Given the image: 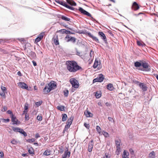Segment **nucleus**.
I'll use <instances>...</instances> for the list:
<instances>
[{
  "label": "nucleus",
  "instance_id": "nucleus-25",
  "mask_svg": "<svg viewBox=\"0 0 158 158\" xmlns=\"http://www.w3.org/2000/svg\"><path fill=\"white\" fill-rule=\"evenodd\" d=\"M57 109L60 111H63L64 110V106H57Z\"/></svg>",
  "mask_w": 158,
  "mask_h": 158
},
{
  "label": "nucleus",
  "instance_id": "nucleus-43",
  "mask_svg": "<svg viewBox=\"0 0 158 158\" xmlns=\"http://www.w3.org/2000/svg\"><path fill=\"white\" fill-rule=\"evenodd\" d=\"M103 158H110V156H108V154L106 153L105 155L103 157Z\"/></svg>",
  "mask_w": 158,
  "mask_h": 158
},
{
  "label": "nucleus",
  "instance_id": "nucleus-22",
  "mask_svg": "<svg viewBox=\"0 0 158 158\" xmlns=\"http://www.w3.org/2000/svg\"><path fill=\"white\" fill-rule=\"evenodd\" d=\"M54 42L55 44L57 45L59 44V42L58 40L57 35H56V38H53Z\"/></svg>",
  "mask_w": 158,
  "mask_h": 158
},
{
  "label": "nucleus",
  "instance_id": "nucleus-44",
  "mask_svg": "<svg viewBox=\"0 0 158 158\" xmlns=\"http://www.w3.org/2000/svg\"><path fill=\"white\" fill-rule=\"evenodd\" d=\"M1 89L3 91V92H5V91H6V87H4L3 86H1Z\"/></svg>",
  "mask_w": 158,
  "mask_h": 158
},
{
  "label": "nucleus",
  "instance_id": "nucleus-29",
  "mask_svg": "<svg viewBox=\"0 0 158 158\" xmlns=\"http://www.w3.org/2000/svg\"><path fill=\"white\" fill-rule=\"evenodd\" d=\"M19 132L22 134H23L25 137H26L27 135V134L23 130H23H20Z\"/></svg>",
  "mask_w": 158,
  "mask_h": 158
},
{
  "label": "nucleus",
  "instance_id": "nucleus-38",
  "mask_svg": "<svg viewBox=\"0 0 158 158\" xmlns=\"http://www.w3.org/2000/svg\"><path fill=\"white\" fill-rule=\"evenodd\" d=\"M60 4L65 6V7L67 5V4L65 2H64L63 1H60Z\"/></svg>",
  "mask_w": 158,
  "mask_h": 158
},
{
  "label": "nucleus",
  "instance_id": "nucleus-17",
  "mask_svg": "<svg viewBox=\"0 0 158 158\" xmlns=\"http://www.w3.org/2000/svg\"><path fill=\"white\" fill-rule=\"evenodd\" d=\"M116 153L117 155H119L120 152V148L119 146V143L118 142H118L116 143Z\"/></svg>",
  "mask_w": 158,
  "mask_h": 158
},
{
  "label": "nucleus",
  "instance_id": "nucleus-63",
  "mask_svg": "<svg viewBox=\"0 0 158 158\" xmlns=\"http://www.w3.org/2000/svg\"><path fill=\"white\" fill-rule=\"evenodd\" d=\"M17 74L19 76H22L21 73L20 71H19L18 72Z\"/></svg>",
  "mask_w": 158,
  "mask_h": 158
},
{
  "label": "nucleus",
  "instance_id": "nucleus-27",
  "mask_svg": "<svg viewBox=\"0 0 158 158\" xmlns=\"http://www.w3.org/2000/svg\"><path fill=\"white\" fill-rule=\"evenodd\" d=\"M96 97L97 98H100L101 96V93L100 92H98L96 93L95 94Z\"/></svg>",
  "mask_w": 158,
  "mask_h": 158
},
{
  "label": "nucleus",
  "instance_id": "nucleus-48",
  "mask_svg": "<svg viewBox=\"0 0 158 158\" xmlns=\"http://www.w3.org/2000/svg\"><path fill=\"white\" fill-rule=\"evenodd\" d=\"M29 115L27 114H25V120H28L29 119Z\"/></svg>",
  "mask_w": 158,
  "mask_h": 158
},
{
  "label": "nucleus",
  "instance_id": "nucleus-40",
  "mask_svg": "<svg viewBox=\"0 0 158 158\" xmlns=\"http://www.w3.org/2000/svg\"><path fill=\"white\" fill-rule=\"evenodd\" d=\"M66 7L72 10H74V8L72 7H71V6H69L67 4L65 6Z\"/></svg>",
  "mask_w": 158,
  "mask_h": 158
},
{
  "label": "nucleus",
  "instance_id": "nucleus-18",
  "mask_svg": "<svg viewBox=\"0 0 158 158\" xmlns=\"http://www.w3.org/2000/svg\"><path fill=\"white\" fill-rule=\"evenodd\" d=\"M67 3L70 5L72 6H75L76 5V3L72 0H66Z\"/></svg>",
  "mask_w": 158,
  "mask_h": 158
},
{
  "label": "nucleus",
  "instance_id": "nucleus-39",
  "mask_svg": "<svg viewBox=\"0 0 158 158\" xmlns=\"http://www.w3.org/2000/svg\"><path fill=\"white\" fill-rule=\"evenodd\" d=\"M59 31L62 34H64V33L66 34V30L64 29H61V30H60Z\"/></svg>",
  "mask_w": 158,
  "mask_h": 158
},
{
  "label": "nucleus",
  "instance_id": "nucleus-1",
  "mask_svg": "<svg viewBox=\"0 0 158 158\" xmlns=\"http://www.w3.org/2000/svg\"><path fill=\"white\" fill-rule=\"evenodd\" d=\"M67 69L71 72H75L81 69L74 61H68L66 62Z\"/></svg>",
  "mask_w": 158,
  "mask_h": 158
},
{
  "label": "nucleus",
  "instance_id": "nucleus-5",
  "mask_svg": "<svg viewBox=\"0 0 158 158\" xmlns=\"http://www.w3.org/2000/svg\"><path fill=\"white\" fill-rule=\"evenodd\" d=\"M137 84L139 85L140 88L143 91H146L147 90L148 87L146 86V84L139 81L137 82Z\"/></svg>",
  "mask_w": 158,
  "mask_h": 158
},
{
  "label": "nucleus",
  "instance_id": "nucleus-3",
  "mask_svg": "<svg viewBox=\"0 0 158 158\" xmlns=\"http://www.w3.org/2000/svg\"><path fill=\"white\" fill-rule=\"evenodd\" d=\"M142 66L143 67V68H139L138 69V70L147 72L151 71V67L148 63L142 61Z\"/></svg>",
  "mask_w": 158,
  "mask_h": 158
},
{
  "label": "nucleus",
  "instance_id": "nucleus-49",
  "mask_svg": "<svg viewBox=\"0 0 158 158\" xmlns=\"http://www.w3.org/2000/svg\"><path fill=\"white\" fill-rule=\"evenodd\" d=\"M37 119L39 121H41L42 119V117L38 115L37 117Z\"/></svg>",
  "mask_w": 158,
  "mask_h": 158
},
{
  "label": "nucleus",
  "instance_id": "nucleus-28",
  "mask_svg": "<svg viewBox=\"0 0 158 158\" xmlns=\"http://www.w3.org/2000/svg\"><path fill=\"white\" fill-rule=\"evenodd\" d=\"M76 39L75 37L71 36V37L70 38V40H68V42L69 41H72L73 43H74L76 42Z\"/></svg>",
  "mask_w": 158,
  "mask_h": 158
},
{
  "label": "nucleus",
  "instance_id": "nucleus-12",
  "mask_svg": "<svg viewBox=\"0 0 158 158\" xmlns=\"http://www.w3.org/2000/svg\"><path fill=\"white\" fill-rule=\"evenodd\" d=\"M86 33L88 35V36H89L90 37L92 38L94 41H95L98 43H100L97 37L93 36L90 32H87Z\"/></svg>",
  "mask_w": 158,
  "mask_h": 158
},
{
  "label": "nucleus",
  "instance_id": "nucleus-51",
  "mask_svg": "<svg viewBox=\"0 0 158 158\" xmlns=\"http://www.w3.org/2000/svg\"><path fill=\"white\" fill-rule=\"evenodd\" d=\"M84 125L87 128H89V124H87L86 123H84Z\"/></svg>",
  "mask_w": 158,
  "mask_h": 158
},
{
  "label": "nucleus",
  "instance_id": "nucleus-16",
  "mask_svg": "<svg viewBox=\"0 0 158 158\" xmlns=\"http://www.w3.org/2000/svg\"><path fill=\"white\" fill-rule=\"evenodd\" d=\"M73 119V117H70L69 119H68L66 124H67L65 125V128L68 127H69L70 125L72 123V121Z\"/></svg>",
  "mask_w": 158,
  "mask_h": 158
},
{
  "label": "nucleus",
  "instance_id": "nucleus-53",
  "mask_svg": "<svg viewBox=\"0 0 158 158\" xmlns=\"http://www.w3.org/2000/svg\"><path fill=\"white\" fill-rule=\"evenodd\" d=\"M28 109V104L27 103H26L24 105V110H27Z\"/></svg>",
  "mask_w": 158,
  "mask_h": 158
},
{
  "label": "nucleus",
  "instance_id": "nucleus-4",
  "mask_svg": "<svg viewBox=\"0 0 158 158\" xmlns=\"http://www.w3.org/2000/svg\"><path fill=\"white\" fill-rule=\"evenodd\" d=\"M70 82L72 85L73 87L77 88L79 86V85L77 84V81L74 78H71L70 80Z\"/></svg>",
  "mask_w": 158,
  "mask_h": 158
},
{
  "label": "nucleus",
  "instance_id": "nucleus-7",
  "mask_svg": "<svg viewBox=\"0 0 158 158\" xmlns=\"http://www.w3.org/2000/svg\"><path fill=\"white\" fill-rule=\"evenodd\" d=\"M79 10L80 11L81 13L85 15H86L89 16L91 17L93 19H94L92 17L91 15L88 12L85 10L84 9H83L81 7H79Z\"/></svg>",
  "mask_w": 158,
  "mask_h": 158
},
{
  "label": "nucleus",
  "instance_id": "nucleus-34",
  "mask_svg": "<svg viewBox=\"0 0 158 158\" xmlns=\"http://www.w3.org/2000/svg\"><path fill=\"white\" fill-rule=\"evenodd\" d=\"M43 154L46 156H48L50 155V152L48 150H46L45 151Z\"/></svg>",
  "mask_w": 158,
  "mask_h": 158
},
{
  "label": "nucleus",
  "instance_id": "nucleus-61",
  "mask_svg": "<svg viewBox=\"0 0 158 158\" xmlns=\"http://www.w3.org/2000/svg\"><path fill=\"white\" fill-rule=\"evenodd\" d=\"M3 110H2L3 111H6L7 110V107L6 106H4L3 108Z\"/></svg>",
  "mask_w": 158,
  "mask_h": 158
},
{
  "label": "nucleus",
  "instance_id": "nucleus-10",
  "mask_svg": "<svg viewBox=\"0 0 158 158\" xmlns=\"http://www.w3.org/2000/svg\"><path fill=\"white\" fill-rule=\"evenodd\" d=\"M44 35V32H42L36 38L35 40V42L38 43L40 41L43 39Z\"/></svg>",
  "mask_w": 158,
  "mask_h": 158
},
{
  "label": "nucleus",
  "instance_id": "nucleus-47",
  "mask_svg": "<svg viewBox=\"0 0 158 158\" xmlns=\"http://www.w3.org/2000/svg\"><path fill=\"white\" fill-rule=\"evenodd\" d=\"M69 91L68 90H66L65 91H64V95L65 97H67L68 95Z\"/></svg>",
  "mask_w": 158,
  "mask_h": 158
},
{
  "label": "nucleus",
  "instance_id": "nucleus-19",
  "mask_svg": "<svg viewBox=\"0 0 158 158\" xmlns=\"http://www.w3.org/2000/svg\"><path fill=\"white\" fill-rule=\"evenodd\" d=\"M61 19L66 21L70 22V19L64 15H61L60 17Z\"/></svg>",
  "mask_w": 158,
  "mask_h": 158
},
{
  "label": "nucleus",
  "instance_id": "nucleus-46",
  "mask_svg": "<svg viewBox=\"0 0 158 158\" xmlns=\"http://www.w3.org/2000/svg\"><path fill=\"white\" fill-rule=\"evenodd\" d=\"M0 158H4V153L2 151L0 152Z\"/></svg>",
  "mask_w": 158,
  "mask_h": 158
},
{
  "label": "nucleus",
  "instance_id": "nucleus-24",
  "mask_svg": "<svg viewBox=\"0 0 158 158\" xmlns=\"http://www.w3.org/2000/svg\"><path fill=\"white\" fill-rule=\"evenodd\" d=\"M98 60H96L93 66V68L94 69L96 68L98 65Z\"/></svg>",
  "mask_w": 158,
  "mask_h": 158
},
{
  "label": "nucleus",
  "instance_id": "nucleus-58",
  "mask_svg": "<svg viewBox=\"0 0 158 158\" xmlns=\"http://www.w3.org/2000/svg\"><path fill=\"white\" fill-rule=\"evenodd\" d=\"M7 112L8 114H10L11 116H12V114H13L12 111H10V110H8Z\"/></svg>",
  "mask_w": 158,
  "mask_h": 158
},
{
  "label": "nucleus",
  "instance_id": "nucleus-23",
  "mask_svg": "<svg viewBox=\"0 0 158 158\" xmlns=\"http://www.w3.org/2000/svg\"><path fill=\"white\" fill-rule=\"evenodd\" d=\"M142 62L140 63V62L136 61L134 65L136 67H139L142 66Z\"/></svg>",
  "mask_w": 158,
  "mask_h": 158
},
{
  "label": "nucleus",
  "instance_id": "nucleus-32",
  "mask_svg": "<svg viewBox=\"0 0 158 158\" xmlns=\"http://www.w3.org/2000/svg\"><path fill=\"white\" fill-rule=\"evenodd\" d=\"M33 149L32 148H31V149H29L28 150V152L30 154L34 155L35 153L33 151Z\"/></svg>",
  "mask_w": 158,
  "mask_h": 158
},
{
  "label": "nucleus",
  "instance_id": "nucleus-62",
  "mask_svg": "<svg viewBox=\"0 0 158 158\" xmlns=\"http://www.w3.org/2000/svg\"><path fill=\"white\" fill-rule=\"evenodd\" d=\"M137 45L139 46H140L142 44L139 41H137Z\"/></svg>",
  "mask_w": 158,
  "mask_h": 158
},
{
  "label": "nucleus",
  "instance_id": "nucleus-13",
  "mask_svg": "<svg viewBox=\"0 0 158 158\" xmlns=\"http://www.w3.org/2000/svg\"><path fill=\"white\" fill-rule=\"evenodd\" d=\"M18 85L20 87L28 90V87L27 85L25 83L20 82L18 84Z\"/></svg>",
  "mask_w": 158,
  "mask_h": 158
},
{
  "label": "nucleus",
  "instance_id": "nucleus-31",
  "mask_svg": "<svg viewBox=\"0 0 158 158\" xmlns=\"http://www.w3.org/2000/svg\"><path fill=\"white\" fill-rule=\"evenodd\" d=\"M71 37V36L70 35H67L64 38V40L68 42V40H70V38Z\"/></svg>",
  "mask_w": 158,
  "mask_h": 158
},
{
  "label": "nucleus",
  "instance_id": "nucleus-33",
  "mask_svg": "<svg viewBox=\"0 0 158 158\" xmlns=\"http://www.w3.org/2000/svg\"><path fill=\"white\" fill-rule=\"evenodd\" d=\"M85 115L87 117H91L90 115H92V114L89 112V111H87L86 113H85Z\"/></svg>",
  "mask_w": 158,
  "mask_h": 158
},
{
  "label": "nucleus",
  "instance_id": "nucleus-20",
  "mask_svg": "<svg viewBox=\"0 0 158 158\" xmlns=\"http://www.w3.org/2000/svg\"><path fill=\"white\" fill-rule=\"evenodd\" d=\"M148 157L149 158H155V153L154 151H152L149 153Z\"/></svg>",
  "mask_w": 158,
  "mask_h": 158
},
{
  "label": "nucleus",
  "instance_id": "nucleus-52",
  "mask_svg": "<svg viewBox=\"0 0 158 158\" xmlns=\"http://www.w3.org/2000/svg\"><path fill=\"white\" fill-rule=\"evenodd\" d=\"M8 131L11 134H13L12 129H9L8 130Z\"/></svg>",
  "mask_w": 158,
  "mask_h": 158
},
{
  "label": "nucleus",
  "instance_id": "nucleus-50",
  "mask_svg": "<svg viewBox=\"0 0 158 158\" xmlns=\"http://www.w3.org/2000/svg\"><path fill=\"white\" fill-rule=\"evenodd\" d=\"M64 152H66V154L67 156H68V157H69L70 154V152H68V150L66 151H65Z\"/></svg>",
  "mask_w": 158,
  "mask_h": 158
},
{
  "label": "nucleus",
  "instance_id": "nucleus-60",
  "mask_svg": "<svg viewBox=\"0 0 158 158\" xmlns=\"http://www.w3.org/2000/svg\"><path fill=\"white\" fill-rule=\"evenodd\" d=\"M67 156L66 154V152H64V155L62 156V158H66Z\"/></svg>",
  "mask_w": 158,
  "mask_h": 158
},
{
  "label": "nucleus",
  "instance_id": "nucleus-55",
  "mask_svg": "<svg viewBox=\"0 0 158 158\" xmlns=\"http://www.w3.org/2000/svg\"><path fill=\"white\" fill-rule=\"evenodd\" d=\"M108 120H109L110 121V122H114V120H113V118H112L109 117L108 118Z\"/></svg>",
  "mask_w": 158,
  "mask_h": 158
},
{
  "label": "nucleus",
  "instance_id": "nucleus-14",
  "mask_svg": "<svg viewBox=\"0 0 158 158\" xmlns=\"http://www.w3.org/2000/svg\"><path fill=\"white\" fill-rule=\"evenodd\" d=\"M93 142V140H92L88 143V150L89 152H91L92 150L94 145Z\"/></svg>",
  "mask_w": 158,
  "mask_h": 158
},
{
  "label": "nucleus",
  "instance_id": "nucleus-56",
  "mask_svg": "<svg viewBox=\"0 0 158 158\" xmlns=\"http://www.w3.org/2000/svg\"><path fill=\"white\" fill-rule=\"evenodd\" d=\"M40 137V135L38 133H37L35 135V137L37 139Z\"/></svg>",
  "mask_w": 158,
  "mask_h": 158
},
{
  "label": "nucleus",
  "instance_id": "nucleus-54",
  "mask_svg": "<svg viewBox=\"0 0 158 158\" xmlns=\"http://www.w3.org/2000/svg\"><path fill=\"white\" fill-rule=\"evenodd\" d=\"M129 151L130 152L131 154V155H133L134 154V152L132 149L130 148L129 149Z\"/></svg>",
  "mask_w": 158,
  "mask_h": 158
},
{
  "label": "nucleus",
  "instance_id": "nucleus-41",
  "mask_svg": "<svg viewBox=\"0 0 158 158\" xmlns=\"http://www.w3.org/2000/svg\"><path fill=\"white\" fill-rule=\"evenodd\" d=\"M66 7L72 10H74V8L72 7H71V6H69L67 4L65 6Z\"/></svg>",
  "mask_w": 158,
  "mask_h": 158
},
{
  "label": "nucleus",
  "instance_id": "nucleus-45",
  "mask_svg": "<svg viewBox=\"0 0 158 158\" xmlns=\"http://www.w3.org/2000/svg\"><path fill=\"white\" fill-rule=\"evenodd\" d=\"M0 94L1 96L4 98H5V92H0Z\"/></svg>",
  "mask_w": 158,
  "mask_h": 158
},
{
  "label": "nucleus",
  "instance_id": "nucleus-30",
  "mask_svg": "<svg viewBox=\"0 0 158 158\" xmlns=\"http://www.w3.org/2000/svg\"><path fill=\"white\" fill-rule=\"evenodd\" d=\"M35 139H34V138L29 139H28L27 140V142L29 143H31L33 142H34L35 141Z\"/></svg>",
  "mask_w": 158,
  "mask_h": 158
},
{
  "label": "nucleus",
  "instance_id": "nucleus-8",
  "mask_svg": "<svg viewBox=\"0 0 158 158\" xmlns=\"http://www.w3.org/2000/svg\"><path fill=\"white\" fill-rule=\"evenodd\" d=\"M100 135H103L105 137H106L109 136L108 133L102 130V129H96Z\"/></svg>",
  "mask_w": 158,
  "mask_h": 158
},
{
  "label": "nucleus",
  "instance_id": "nucleus-11",
  "mask_svg": "<svg viewBox=\"0 0 158 158\" xmlns=\"http://www.w3.org/2000/svg\"><path fill=\"white\" fill-rule=\"evenodd\" d=\"M131 8L134 10H137L139 9V7L138 4L136 2H135L132 4Z\"/></svg>",
  "mask_w": 158,
  "mask_h": 158
},
{
  "label": "nucleus",
  "instance_id": "nucleus-36",
  "mask_svg": "<svg viewBox=\"0 0 158 158\" xmlns=\"http://www.w3.org/2000/svg\"><path fill=\"white\" fill-rule=\"evenodd\" d=\"M129 153L128 152H127L126 151L124 150L123 151V155H124L122 156H128Z\"/></svg>",
  "mask_w": 158,
  "mask_h": 158
},
{
  "label": "nucleus",
  "instance_id": "nucleus-37",
  "mask_svg": "<svg viewBox=\"0 0 158 158\" xmlns=\"http://www.w3.org/2000/svg\"><path fill=\"white\" fill-rule=\"evenodd\" d=\"M42 101H41L38 102H36L35 103V104L37 106H39L42 104Z\"/></svg>",
  "mask_w": 158,
  "mask_h": 158
},
{
  "label": "nucleus",
  "instance_id": "nucleus-57",
  "mask_svg": "<svg viewBox=\"0 0 158 158\" xmlns=\"http://www.w3.org/2000/svg\"><path fill=\"white\" fill-rule=\"evenodd\" d=\"M66 34H71L73 33H72V32H71L70 31L66 30Z\"/></svg>",
  "mask_w": 158,
  "mask_h": 158
},
{
  "label": "nucleus",
  "instance_id": "nucleus-64",
  "mask_svg": "<svg viewBox=\"0 0 158 158\" xmlns=\"http://www.w3.org/2000/svg\"><path fill=\"white\" fill-rule=\"evenodd\" d=\"M32 63H33V64L34 65V66H36V65L37 64H36V63L34 61H33Z\"/></svg>",
  "mask_w": 158,
  "mask_h": 158
},
{
  "label": "nucleus",
  "instance_id": "nucleus-35",
  "mask_svg": "<svg viewBox=\"0 0 158 158\" xmlns=\"http://www.w3.org/2000/svg\"><path fill=\"white\" fill-rule=\"evenodd\" d=\"M19 141H18L16 140H15V139H13L12 140L11 142V143L13 144H17L18 143H19Z\"/></svg>",
  "mask_w": 158,
  "mask_h": 158
},
{
  "label": "nucleus",
  "instance_id": "nucleus-59",
  "mask_svg": "<svg viewBox=\"0 0 158 158\" xmlns=\"http://www.w3.org/2000/svg\"><path fill=\"white\" fill-rule=\"evenodd\" d=\"M67 156L66 154V152H64V155L62 156V158H66Z\"/></svg>",
  "mask_w": 158,
  "mask_h": 158
},
{
  "label": "nucleus",
  "instance_id": "nucleus-21",
  "mask_svg": "<svg viewBox=\"0 0 158 158\" xmlns=\"http://www.w3.org/2000/svg\"><path fill=\"white\" fill-rule=\"evenodd\" d=\"M107 88L110 91H112L113 89V87L112 84L110 83L107 85Z\"/></svg>",
  "mask_w": 158,
  "mask_h": 158
},
{
  "label": "nucleus",
  "instance_id": "nucleus-26",
  "mask_svg": "<svg viewBox=\"0 0 158 158\" xmlns=\"http://www.w3.org/2000/svg\"><path fill=\"white\" fill-rule=\"evenodd\" d=\"M62 120L63 121H65L67 118V115L65 114H62Z\"/></svg>",
  "mask_w": 158,
  "mask_h": 158
},
{
  "label": "nucleus",
  "instance_id": "nucleus-42",
  "mask_svg": "<svg viewBox=\"0 0 158 158\" xmlns=\"http://www.w3.org/2000/svg\"><path fill=\"white\" fill-rule=\"evenodd\" d=\"M13 131V133L14 132H19L20 130H23V129H12Z\"/></svg>",
  "mask_w": 158,
  "mask_h": 158
},
{
  "label": "nucleus",
  "instance_id": "nucleus-15",
  "mask_svg": "<svg viewBox=\"0 0 158 158\" xmlns=\"http://www.w3.org/2000/svg\"><path fill=\"white\" fill-rule=\"evenodd\" d=\"M11 121L14 124H17L18 123V120L16 119L15 117L13 114H12L11 116Z\"/></svg>",
  "mask_w": 158,
  "mask_h": 158
},
{
  "label": "nucleus",
  "instance_id": "nucleus-6",
  "mask_svg": "<svg viewBox=\"0 0 158 158\" xmlns=\"http://www.w3.org/2000/svg\"><path fill=\"white\" fill-rule=\"evenodd\" d=\"M104 77L102 74H100L97 78L94 79L93 80V83H94L97 82H102L103 80Z\"/></svg>",
  "mask_w": 158,
  "mask_h": 158
},
{
  "label": "nucleus",
  "instance_id": "nucleus-9",
  "mask_svg": "<svg viewBox=\"0 0 158 158\" xmlns=\"http://www.w3.org/2000/svg\"><path fill=\"white\" fill-rule=\"evenodd\" d=\"M98 34L104 41L106 43L107 42L106 38L104 33L102 32L99 31L98 32Z\"/></svg>",
  "mask_w": 158,
  "mask_h": 158
},
{
  "label": "nucleus",
  "instance_id": "nucleus-2",
  "mask_svg": "<svg viewBox=\"0 0 158 158\" xmlns=\"http://www.w3.org/2000/svg\"><path fill=\"white\" fill-rule=\"evenodd\" d=\"M56 87V82L54 81H51L46 85L43 89L44 92L45 93H49L51 90L54 89Z\"/></svg>",
  "mask_w": 158,
  "mask_h": 158
}]
</instances>
